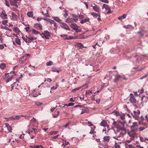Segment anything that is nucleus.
<instances>
[{"instance_id":"37998d69","label":"nucleus","mask_w":148,"mask_h":148,"mask_svg":"<svg viewBox=\"0 0 148 148\" xmlns=\"http://www.w3.org/2000/svg\"><path fill=\"white\" fill-rule=\"evenodd\" d=\"M27 132H28V134H32L33 132H34V131L33 130H32V129H28L27 131Z\"/></svg>"},{"instance_id":"338daca9","label":"nucleus","mask_w":148,"mask_h":148,"mask_svg":"<svg viewBox=\"0 0 148 148\" xmlns=\"http://www.w3.org/2000/svg\"><path fill=\"white\" fill-rule=\"evenodd\" d=\"M65 13L64 14V17H66V16H68V14L67 12V11L66 10H65L64 11Z\"/></svg>"},{"instance_id":"4468645a","label":"nucleus","mask_w":148,"mask_h":148,"mask_svg":"<svg viewBox=\"0 0 148 148\" xmlns=\"http://www.w3.org/2000/svg\"><path fill=\"white\" fill-rule=\"evenodd\" d=\"M73 18L74 19V22L77 23L78 19V15H77L75 14H72Z\"/></svg>"},{"instance_id":"1a4fd4ad","label":"nucleus","mask_w":148,"mask_h":148,"mask_svg":"<svg viewBox=\"0 0 148 148\" xmlns=\"http://www.w3.org/2000/svg\"><path fill=\"white\" fill-rule=\"evenodd\" d=\"M122 78V77L119 75H117L115 76L114 82L115 83H117L118 81Z\"/></svg>"},{"instance_id":"a211bd4d","label":"nucleus","mask_w":148,"mask_h":148,"mask_svg":"<svg viewBox=\"0 0 148 148\" xmlns=\"http://www.w3.org/2000/svg\"><path fill=\"white\" fill-rule=\"evenodd\" d=\"M89 20V18L88 17H86L83 20L80 21V23L82 24L88 21Z\"/></svg>"},{"instance_id":"864d4df0","label":"nucleus","mask_w":148,"mask_h":148,"mask_svg":"<svg viewBox=\"0 0 148 148\" xmlns=\"http://www.w3.org/2000/svg\"><path fill=\"white\" fill-rule=\"evenodd\" d=\"M112 113H114L117 116H119V115L120 113L114 110L113 112Z\"/></svg>"},{"instance_id":"dca6fc26","label":"nucleus","mask_w":148,"mask_h":148,"mask_svg":"<svg viewBox=\"0 0 148 148\" xmlns=\"http://www.w3.org/2000/svg\"><path fill=\"white\" fill-rule=\"evenodd\" d=\"M91 14L94 17L97 18L98 17H100V15L99 14H97L94 12H92L91 13Z\"/></svg>"},{"instance_id":"f257e3e1","label":"nucleus","mask_w":148,"mask_h":148,"mask_svg":"<svg viewBox=\"0 0 148 148\" xmlns=\"http://www.w3.org/2000/svg\"><path fill=\"white\" fill-rule=\"evenodd\" d=\"M140 113V111L137 110V111H134L132 114L136 120H138L139 118Z\"/></svg>"},{"instance_id":"4be33fe9","label":"nucleus","mask_w":148,"mask_h":148,"mask_svg":"<svg viewBox=\"0 0 148 148\" xmlns=\"http://www.w3.org/2000/svg\"><path fill=\"white\" fill-rule=\"evenodd\" d=\"M127 15L125 14H123L122 16L119 17L118 19L120 21H122V19H125L126 18Z\"/></svg>"},{"instance_id":"052dcab7","label":"nucleus","mask_w":148,"mask_h":148,"mask_svg":"<svg viewBox=\"0 0 148 148\" xmlns=\"http://www.w3.org/2000/svg\"><path fill=\"white\" fill-rule=\"evenodd\" d=\"M8 21L7 20H4L2 22V24L4 25H6V24L8 23Z\"/></svg>"},{"instance_id":"c85d7f7f","label":"nucleus","mask_w":148,"mask_h":148,"mask_svg":"<svg viewBox=\"0 0 148 148\" xmlns=\"http://www.w3.org/2000/svg\"><path fill=\"white\" fill-rule=\"evenodd\" d=\"M13 31L15 32L16 33H18L19 32H20V31L18 28L16 27H14V28L13 29Z\"/></svg>"},{"instance_id":"e2e57ef3","label":"nucleus","mask_w":148,"mask_h":148,"mask_svg":"<svg viewBox=\"0 0 148 148\" xmlns=\"http://www.w3.org/2000/svg\"><path fill=\"white\" fill-rule=\"evenodd\" d=\"M92 91L90 90H88L86 92L85 94L88 95L90 93H92Z\"/></svg>"},{"instance_id":"cd10ccee","label":"nucleus","mask_w":148,"mask_h":148,"mask_svg":"<svg viewBox=\"0 0 148 148\" xmlns=\"http://www.w3.org/2000/svg\"><path fill=\"white\" fill-rule=\"evenodd\" d=\"M85 85H83L81 87H80L78 88H74L72 90V91L73 92H75L76 90H77L79 89H80L81 88L83 87Z\"/></svg>"},{"instance_id":"f8f14e48","label":"nucleus","mask_w":148,"mask_h":148,"mask_svg":"<svg viewBox=\"0 0 148 148\" xmlns=\"http://www.w3.org/2000/svg\"><path fill=\"white\" fill-rule=\"evenodd\" d=\"M27 58L25 56H23L21 59V60L19 61V62L21 64H23L27 60Z\"/></svg>"},{"instance_id":"8fccbe9b","label":"nucleus","mask_w":148,"mask_h":148,"mask_svg":"<svg viewBox=\"0 0 148 148\" xmlns=\"http://www.w3.org/2000/svg\"><path fill=\"white\" fill-rule=\"evenodd\" d=\"M35 105L38 106L41 105L42 104V103H40L38 101H36L35 102Z\"/></svg>"},{"instance_id":"c03bdc74","label":"nucleus","mask_w":148,"mask_h":148,"mask_svg":"<svg viewBox=\"0 0 148 148\" xmlns=\"http://www.w3.org/2000/svg\"><path fill=\"white\" fill-rule=\"evenodd\" d=\"M58 132V131H52L50 132V134L51 135H52L53 134H56Z\"/></svg>"},{"instance_id":"6ab92c4d","label":"nucleus","mask_w":148,"mask_h":148,"mask_svg":"<svg viewBox=\"0 0 148 148\" xmlns=\"http://www.w3.org/2000/svg\"><path fill=\"white\" fill-rule=\"evenodd\" d=\"M103 8H104L106 10H110V8L107 4H104L103 5Z\"/></svg>"},{"instance_id":"c756f323","label":"nucleus","mask_w":148,"mask_h":148,"mask_svg":"<svg viewBox=\"0 0 148 148\" xmlns=\"http://www.w3.org/2000/svg\"><path fill=\"white\" fill-rule=\"evenodd\" d=\"M15 42L18 45H21V41L18 38H16Z\"/></svg>"},{"instance_id":"f704fd0d","label":"nucleus","mask_w":148,"mask_h":148,"mask_svg":"<svg viewBox=\"0 0 148 148\" xmlns=\"http://www.w3.org/2000/svg\"><path fill=\"white\" fill-rule=\"evenodd\" d=\"M32 32L34 34L36 35L39 33L38 31H36L34 29H33L32 30Z\"/></svg>"},{"instance_id":"4c0bfd02","label":"nucleus","mask_w":148,"mask_h":148,"mask_svg":"<svg viewBox=\"0 0 148 148\" xmlns=\"http://www.w3.org/2000/svg\"><path fill=\"white\" fill-rule=\"evenodd\" d=\"M77 36L78 39L82 38L84 39L85 38L84 36L82 34H80L78 36Z\"/></svg>"},{"instance_id":"0eeeda50","label":"nucleus","mask_w":148,"mask_h":148,"mask_svg":"<svg viewBox=\"0 0 148 148\" xmlns=\"http://www.w3.org/2000/svg\"><path fill=\"white\" fill-rule=\"evenodd\" d=\"M91 6L92 7L93 9L95 11L97 12H99L100 11V7L99 6L95 4L91 5Z\"/></svg>"},{"instance_id":"49530a36","label":"nucleus","mask_w":148,"mask_h":148,"mask_svg":"<svg viewBox=\"0 0 148 148\" xmlns=\"http://www.w3.org/2000/svg\"><path fill=\"white\" fill-rule=\"evenodd\" d=\"M45 11H46V12L44 16L47 17H49V14L48 13V11L47 10H45Z\"/></svg>"},{"instance_id":"a18cd8bd","label":"nucleus","mask_w":148,"mask_h":148,"mask_svg":"<svg viewBox=\"0 0 148 148\" xmlns=\"http://www.w3.org/2000/svg\"><path fill=\"white\" fill-rule=\"evenodd\" d=\"M53 64V62L51 61H49L46 63V65L47 66H49L52 64Z\"/></svg>"},{"instance_id":"5fc2aeb1","label":"nucleus","mask_w":148,"mask_h":148,"mask_svg":"<svg viewBox=\"0 0 148 148\" xmlns=\"http://www.w3.org/2000/svg\"><path fill=\"white\" fill-rule=\"evenodd\" d=\"M57 113H56L55 114H54V115H53V116L54 118H56L58 116V115L59 114V112L57 111Z\"/></svg>"},{"instance_id":"b1692460","label":"nucleus","mask_w":148,"mask_h":148,"mask_svg":"<svg viewBox=\"0 0 148 148\" xmlns=\"http://www.w3.org/2000/svg\"><path fill=\"white\" fill-rule=\"evenodd\" d=\"M52 18L54 20L58 22H60L61 21V20L58 17L53 16Z\"/></svg>"},{"instance_id":"473e14b6","label":"nucleus","mask_w":148,"mask_h":148,"mask_svg":"<svg viewBox=\"0 0 148 148\" xmlns=\"http://www.w3.org/2000/svg\"><path fill=\"white\" fill-rule=\"evenodd\" d=\"M52 71L53 72H56L58 73L60 71V70L56 69L55 67H53L52 68Z\"/></svg>"},{"instance_id":"2eb2a0df","label":"nucleus","mask_w":148,"mask_h":148,"mask_svg":"<svg viewBox=\"0 0 148 148\" xmlns=\"http://www.w3.org/2000/svg\"><path fill=\"white\" fill-rule=\"evenodd\" d=\"M65 22L67 23H71L74 22V21L72 18H68L66 19Z\"/></svg>"},{"instance_id":"7ed1b4c3","label":"nucleus","mask_w":148,"mask_h":148,"mask_svg":"<svg viewBox=\"0 0 148 148\" xmlns=\"http://www.w3.org/2000/svg\"><path fill=\"white\" fill-rule=\"evenodd\" d=\"M130 101L132 103H135L136 102V99L133 94L130 93Z\"/></svg>"},{"instance_id":"423d86ee","label":"nucleus","mask_w":148,"mask_h":148,"mask_svg":"<svg viewBox=\"0 0 148 148\" xmlns=\"http://www.w3.org/2000/svg\"><path fill=\"white\" fill-rule=\"evenodd\" d=\"M60 26L64 29L69 30H70V28L68 25L64 23H60Z\"/></svg>"},{"instance_id":"6e6552de","label":"nucleus","mask_w":148,"mask_h":148,"mask_svg":"<svg viewBox=\"0 0 148 148\" xmlns=\"http://www.w3.org/2000/svg\"><path fill=\"white\" fill-rule=\"evenodd\" d=\"M42 34L45 36V38L46 39L48 38V36H50L49 32L47 30L44 31L42 33Z\"/></svg>"},{"instance_id":"680f3d73","label":"nucleus","mask_w":148,"mask_h":148,"mask_svg":"<svg viewBox=\"0 0 148 148\" xmlns=\"http://www.w3.org/2000/svg\"><path fill=\"white\" fill-rule=\"evenodd\" d=\"M137 33L139 34L142 37H143L144 36L143 34L142 33V31L138 32H137Z\"/></svg>"},{"instance_id":"412c9836","label":"nucleus","mask_w":148,"mask_h":148,"mask_svg":"<svg viewBox=\"0 0 148 148\" xmlns=\"http://www.w3.org/2000/svg\"><path fill=\"white\" fill-rule=\"evenodd\" d=\"M5 125L9 131L10 132H11L12 128L11 126L9 124L6 123L5 124Z\"/></svg>"},{"instance_id":"a19ab883","label":"nucleus","mask_w":148,"mask_h":148,"mask_svg":"<svg viewBox=\"0 0 148 148\" xmlns=\"http://www.w3.org/2000/svg\"><path fill=\"white\" fill-rule=\"evenodd\" d=\"M60 36L62 38H63L64 39L67 40V35L65 34H62L60 35Z\"/></svg>"},{"instance_id":"5701e85b","label":"nucleus","mask_w":148,"mask_h":148,"mask_svg":"<svg viewBox=\"0 0 148 148\" xmlns=\"http://www.w3.org/2000/svg\"><path fill=\"white\" fill-rule=\"evenodd\" d=\"M104 141L109 142L110 140V138L108 136H105L103 138Z\"/></svg>"},{"instance_id":"f3484780","label":"nucleus","mask_w":148,"mask_h":148,"mask_svg":"<svg viewBox=\"0 0 148 148\" xmlns=\"http://www.w3.org/2000/svg\"><path fill=\"white\" fill-rule=\"evenodd\" d=\"M70 26L71 28L74 30L77 27H79V26H78L76 24H75L73 23L71 24V25Z\"/></svg>"},{"instance_id":"2f4dec72","label":"nucleus","mask_w":148,"mask_h":148,"mask_svg":"<svg viewBox=\"0 0 148 148\" xmlns=\"http://www.w3.org/2000/svg\"><path fill=\"white\" fill-rule=\"evenodd\" d=\"M12 15L14 19L15 20H16L17 18V15L14 12H12Z\"/></svg>"},{"instance_id":"6e6d98bb","label":"nucleus","mask_w":148,"mask_h":148,"mask_svg":"<svg viewBox=\"0 0 148 148\" xmlns=\"http://www.w3.org/2000/svg\"><path fill=\"white\" fill-rule=\"evenodd\" d=\"M25 29L26 32H31V31L29 29V27H26L25 28Z\"/></svg>"},{"instance_id":"774afa93","label":"nucleus","mask_w":148,"mask_h":148,"mask_svg":"<svg viewBox=\"0 0 148 148\" xmlns=\"http://www.w3.org/2000/svg\"><path fill=\"white\" fill-rule=\"evenodd\" d=\"M140 140L141 142H145V140L144 139V138H143V137H140Z\"/></svg>"},{"instance_id":"79ce46f5","label":"nucleus","mask_w":148,"mask_h":148,"mask_svg":"<svg viewBox=\"0 0 148 148\" xmlns=\"http://www.w3.org/2000/svg\"><path fill=\"white\" fill-rule=\"evenodd\" d=\"M77 46L78 47H79L81 49H82L83 48H85V47H84V45L80 43H79L77 44Z\"/></svg>"},{"instance_id":"09e8293b","label":"nucleus","mask_w":148,"mask_h":148,"mask_svg":"<svg viewBox=\"0 0 148 148\" xmlns=\"http://www.w3.org/2000/svg\"><path fill=\"white\" fill-rule=\"evenodd\" d=\"M32 130H33L35 134H36L38 132V129H36L33 128H32Z\"/></svg>"},{"instance_id":"7c9ffc66","label":"nucleus","mask_w":148,"mask_h":148,"mask_svg":"<svg viewBox=\"0 0 148 148\" xmlns=\"http://www.w3.org/2000/svg\"><path fill=\"white\" fill-rule=\"evenodd\" d=\"M27 15L29 17H32L33 15V13L32 12H29L27 13Z\"/></svg>"},{"instance_id":"a878e982","label":"nucleus","mask_w":148,"mask_h":148,"mask_svg":"<svg viewBox=\"0 0 148 148\" xmlns=\"http://www.w3.org/2000/svg\"><path fill=\"white\" fill-rule=\"evenodd\" d=\"M40 95V93L38 92H34L32 96L34 97H37L39 95Z\"/></svg>"},{"instance_id":"de8ad7c7","label":"nucleus","mask_w":148,"mask_h":148,"mask_svg":"<svg viewBox=\"0 0 148 148\" xmlns=\"http://www.w3.org/2000/svg\"><path fill=\"white\" fill-rule=\"evenodd\" d=\"M95 133V132L94 131V130L92 128L89 133L92 134L94 135Z\"/></svg>"},{"instance_id":"69168bd1","label":"nucleus","mask_w":148,"mask_h":148,"mask_svg":"<svg viewBox=\"0 0 148 148\" xmlns=\"http://www.w3.org/2000/svg\"><path fill=\"white\" fill-rule=\"evenodd\" d=\"M132 27V26L130 25H128L127 26H124V27L125 28H127V29H128L130 27Z\"/></svg>"},{"instance_id":"ddd939ff","label":"nucleus","mask_w":148,"mask_h":148,"mask_svg":"<svg viewBox=\"0 0 148 148\" xmlns=\"http://www.w3.org/2000/svg\"><path fill=\"white\" fill-rule=\"evenodd\" d=\"M4 13H5L4 11V12H2L0 16L3 19H6L7 18V15Z\"/></svg>"},{"instance_id":"72a5a7b5","label":"nucleus","mask_w":148,"mask_h":148,"mask_svg":"<svg viewBox=\"0 0 148 148\" xmlns=\"http://www.w3.org/2000/svg\"><path fill=\"white\" fill-rule=\"evenodd\" d=\"M82 111L81 113V114H83V113L87 112V111H88V108H85L84 109H82Z\"/></svg>"},{"instance_id":"4d7b16f0","label":"nucleus","mask_w":148,"mask_h":148,"mask_svg":"<svg viewBox=\"0 0 148 148\" xmlns=\"http://www.w3.org/2000/svg\"><path fill=\"white\" fill-rule=\"evenodd\" d=\"M1 28L3 29H5L6 30H8L9 31H11V30L9 28H8V27L6 26L4 27V28H3V27H2Z\"/></svg>"},{"instance_id":"39448f33","label":"nucleus","mask_w":148,"mask_h":148,"mask_svg":"<svg viewBox=\"0 0 148 148\" xmlns=\"http://www.w3.org/2000/svg\"><path fill=\"white\" fill-rule=\"evenodd\" d=\"M117 128V131L119 132L120 130H122L125 133L126 131V129L125 127L123 125L122 126L119 124L116 127Z\"/></svg>"},{"instance_id":"58836bf2","label":"nucleus","mask_w":148,"mask_h":148,"mask_svg":"<svg viewBox=\"0 0 148 148\" xmlns=\"http://www.w3.org/2000/svg\"><path fill=\"white\" fill-rule=\"evenodd\" d=\"M14 77L13 75H12L8 79L6 80V82L7 83L8 82L10 81L13 79Z\"/></svg>"},{"instance_id":"20e7f679","label":"nucleus","mask_w":148,"mask_h":148,"mask_svg":"<svg viewBox=\"0 0 148 148\" xmlns=\"http://www.w3.org/2000/svg\"><path fill=\"white\" fill-rule=\"evenodd\" d=\"M10 4L11 5H12L14 6H15L17 8L18 6L17 5V1H19L20 2L21 0H9Z\"/></svg>"},{"instance_id":"9d476101","label":"nucleus","mask_w":148,"mask_h":148,"mask_svg":"<svg viewBox=\"0 0 148 148\" xmlns=\"http://www.w3.org/2000/svg\"><path fill=\"white\" fill-rule=\"evenodd\" d=\"M34 27L36 28H38L39 30H41L42 28V26L41 25L38 23L34 25Z\"/></svg>"},{"instance_id":"c9c22d12","label":"nucleus","mask_w":148,"mask_h":148,"mask_svg":"<svg viewBox=\"0 0 148 148\" xmlns=\"http://www.w3.org/2000/svg\"><path fill=\"white\" fill-rule=\"evenodd\" d=\"M119 116H120V118L122 120H123L125 119V115L124 114H119Z\"/></svg>"},{"instance_id":"e433bc0d","label":"nucleus","mask_w":148,"mask_h":148,"mask_svg":"<svg viewBox=\"0 0 148 148\" xmlns=\"http://www.w3.org/2000/svg\"><path fill=\"white\" fill-rule=\"evenodd\" d=\"M26 37L27 38H29V40H30L32 41L33 40H36V38H34L33 37H32V36H29V37H27V36H26Z\"/></svg>"},{"instance_id":"bb28decb","label":"nucleus","mask_w":148,"mask_h":148,"mask_svg":"<svg viewBox=\"0 0 148 148\" xmlns=\"http://www.w3.org/2000/svg\"><path fill=\"white\" fill-rule=\"evenodd\" d=\"M6 67V64L5 63H1L0 65V68L2 69H4Z\"/></svg>"},{"instance_id":"f03ea898","label":"nucleus","mask_w":148,"mask_h":148,"mask_svg":"<svg viewBox=\"0 0 148 148\" xmlns=\"http://www.w3.org/2000/svg\"><path fill=\"white\" fill-rule=\"evenodd\" d=\"M138 125L136 122H134L131 127V131L132 132H135L137 130Z\"/></svg>"},{"instance_id":"ea45409f","label":"nucleus","mask_w":148,"mask_h":148,"mask_svg":"<svg viewBox=\"0 0 148 148\" xmlns=\"http://www.w3.org/2000/svg\"><path fill=\"white\" fill-rule=\"evenodd\" d=\"M9 73H5L4 75L3 76V79H5L8 77L9 75Z\"/></svg>"},{"instance_id":"9b49d317","label":"nucleus","mask_w":148,"mask_h":148,"mask_svg":"<svg viewBox=\"0 0 148 148\" xmlns=\"http://www.w3.org/2000/svg\"><path fill=\"white\" fill-rule=\"evenodd\" d=\"M101 126L105 127H108L109 126L107 124V122L106 121L103 120L100 123Z\"/></svg>"},{"instance_id":"bf43d9fd","label":"nucleus","mask_w":148,"mask_h":148,"mask_svg":"<svg viewBox=\"0 0 148 148\" xmlns=\"http://www.w3.org/2000/svg\"><path fill=\"white\" fill-rule=\"evenodd\" d=\"M78 18H79L80 19H82L84 18V16L82 15H78Z\"/></svg>"},{"instance_id":"13d9d810","label":"nucleus","mask_w":148,"mask_h":148,"mask_svg":"<svg viewBox=\"0 0 148 148\" xmlns=\"http://www.w3.org/2000/svg\"><path fill=\"white\" fill-rule=\"evenodd\" d=\"M147 126H146L145 127H140L139 128V130L140 131H142L143 130H144L145 128H147Z\"/></svg>"},{"instance_id":"aec40b11","label":"nucleus","mask_w":148,"mask_h":148,"mask_svg":"<svg viewBox=\"0 0 148 148\" xmlns=\"http://www.w3.org/2000/svg\"><path fill=\"white\" fill-rule=\"evenodd\" d=\"M141 100L143 102H146L148 101V98L145 96H143L142 97Z\"/></svg>"},{"instance_id":"0e129e2a","label":"nucleus","mask_w":148,"mask_h":148,"mask_svg":"<svg viewBox=\"0 0 148 148\" xmlns=\"http://www.w3.org/2000/svg\"><path fill=\"white\" fill-rule=\"evenodd\" d=\"M53 24V25L54 27V29L55 30L57 29V27H58V26H57V25L56 23V22H55V23Z\"/></svg>"},{"instance_id":"603ef678","label":"nucleus","mask_w":148,"mask_h":148,"mask_svg":"<svg viewBox=\"0 0 148 148\" xmlns=\"http://www.w3.org/2000/svg\"><path fill=\"white\" fill-rule=\"evenodd\" d=\"M4 119H7V121H8L10 120H13V116L10 117L8 118H5Z\"/></svg>"},{"instance_id":"3c124183","label":"nucleus","mask_w":148,"mask_h":148,"mask_svg":"<svg viewBox=\"0 0 148 148\" xmlns=\"http://www.w3.org/2000/svg\"><path fill=\"white\" fill-rule=\"evenodd\" d=\"M119 124H117V122L116 121H114L112 124V125L114 126L115 127H117V126Z\"/></svg>"},{"instance_id":"393cba45","label":"nucleus","mask_w":148,"mask_h":148,"mask_svg":"<svg viewBox=\"0 0 148 148\" xmlns=\"http://www.w3.org/2000/svg\"><path fill=\"white\" fill-rule=\"evenodd\" d=\"M23 116V115H17L13 116V120H14L19 119L21 117Z\"/></svg>"}]
</instances>
